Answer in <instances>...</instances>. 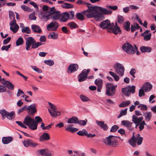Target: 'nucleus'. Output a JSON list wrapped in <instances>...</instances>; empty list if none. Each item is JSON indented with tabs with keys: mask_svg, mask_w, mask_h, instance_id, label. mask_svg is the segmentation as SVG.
Masks as SVG:
<instances>
[{
	"mask_svg": "<svg viewBox=\"0 0 156 156\" xmlns=\"http://www.w3.org/2000/svg\"><path fill=\"white\" fill-rule=\"evenodd\" d=\"M86 4L88 9L82 11V13L88 18H94L97 21H100L103 19V15L110 14L112 12L111 10H107L101 7L92 6L89 3H86Z\"/></svg>",
	"mask_w": 156,
	"mask_h": 156,
	"instance_id": "f257e3e1",
	"label": "nucleus"
},
{
	"mask_svg": "<svg viewBox=\"0 0 156 156\" xmlns=\"http://www.w3.org/2000/svg\"><path fill=\"white\" fill-rule=\"evenodd\" d=\"M99 26L103 29H107L111 30L112 32L115 35L121 33V30L117 26V23H115V26L114 23H110V21L108 20L102 21L100 23Z\"/></svg>",
	"mask_w": 156,
	"mask_h": 156,
	"instance_id": "f03ea898",
	"label": "nucleus"
},
{
	"mask_svg": "<svg viewBox=\"0 0 156 156\" xmlns=\"http://www.w3.org/2000/svg\"><path fill=\"white\" fill-rule=\"evenodd\" d=\"M35 120L32 118L29 115H27L24 119L23 123L30 129L36 130L37 129V124L42 122V120L39 116L35 117Z\"/></svg>",
	"mask_w": 156,
	"mask_h": 156,
	"instance_id": "7ed1b4c3",
	"label": "nucleus"
},
{
	"mask_svg": "<svg viewBox=\"0 0 156 156\" xmlns=\"http://www.w3.org/2000/svg\"><path fill=\"white\" fill-rule=\"evenodd\" d=\"M103 142L106 145H111L112 147H116L119 144L117 140L112 135H110L106 139L103 140Z\"/></svg>",
	"mask_w": 156,
	"mask_h": 156,
	"instance_id": "20e7f679",
	"label": "nucleus"
},
{
	"mask_svg": "<svg viewBox=\"0 0 156 156\" xmlns=\"http://www.w3.org/2000/svg\"><path fill=\"white\" fill-rule=\"evenodd\" d=\"M123 50L129 54H133L135 53L137 51V48L135 45V48L129 43L127 42L124 44L122 47Z\"/></svg>",
	"mask_w": 156,
	"mask_h": 156,
	"instance_id": "39448f33",
	"label": "nucleus"
},
{
	"mask_svg": "<svg viewBox=\"0 0 156 156\" xmlns=\"http://www.w3.org/2000/svg\"><path fill=\"white\" fill-rule=\"evenodd\" d=\"M117 87V85L113 86L112 83H107L106 85L105 94L108 96H113L116 93V88Z\"/></svg>",
	"mask_w": 156,
	"mask_h": 156,
	"instance_id": "423d86ee",
	"label": "nucleus"
},
{
	"mask_svg": "<svg viewBox=\"0 0 156 156\" xmlns=\"http://www.w3.org/2000/svg\"><path fill=\"white\" fill-rule=\"evenodd\" d=\"M113 67L116 74L120 76H123L124 73L125 68L122 64L118 62L116 63Z\"/></svg>",
	"mask_w": 156,
	"mask_h": 156,
	"instance_id": "0eeeda50",
	"label": "nucleus"
},
{
	"mask_svg": "<svg viewBox=\"0 0 156 156\" xmlns=\"http://www.w3.org/2000/svg\"><path fill=\"white\" fill-rule=\"evenodd\" d=\"M135 87L133 85L131 86H127L122 89V92L125 95L129 96L131 93L134 94L135 92Z\"/></svg>",
	"mask_w": 156,
	"mask_h": 156,
	"instance_id": "6e6552de",
	"label": "nucleus"
},
{
	"mask_svg": "<svg viewBox=\"0 0 156 156\" xmlns=\"http://www.w3.org/2000/svg\"><path fill=\"white\" fill-rule=\"evenodd\" d=\"M49 13L51 15H52V16H51L52 19L54 20H59L60 12L58 11H56L54 7L50 9Z\"/></svg>",
	"mask_w": 156,
	"mask_h": 156,
	"instance_id": "1a4fd4ad",
	"label": "nucleus"
},
{
	"mask_svg": "<svg viewBox=\"0 0 156 156\" xmlns=\"http://www.w3.org/2000/svg\"><path fill=\"white\" fill-rule=\"evenodd\" d=\"M90 72V69H89L87 70L84 69L78 76V81L82 82L86 80L87 79V75Z\"/></svg>",
	"mask_w": 156,
	"mask_h": 156,
	"instance_id": "9d476101",
	"label": "nucleus"
},
{
	"mask_svg": "<svg viewBox=\"0 0 156 156\" xmlns=\"http://www.w3.org/2000/svg\"><path fill=\"white\" fill-rule=\"evenodd\" d=\"M59 27L58 23L55 21H53L47 25V30L48 31H56Z\"/></svg>",
	"mask_w": 156,
	"mask_h": 156,
	"instance_id": "9b49d317",
	"label": "nucleus"
},
{
	"mask_svg": "<svg viewBox=\"0 0 156 156\" xmlns=\"http://www.w3.org/2000/svg\"><path fill=\"white\" fill-rule=\"evenodd\" d=\"M26 40V49L27 51H29L31 49L30 46L35 42V40L32 37H25Z\"/></svg>",
	"mask_w": 156,
	"mask_h": 156,
	"instance_id": "f8f14e48",
	"label": "nucleus"
},
{
	"mask_svg": "<svg viewBox=\"0 0 156 156\" xmlns=\"http://www.w3.org/2000/svg\"><path fill=\"white\" fill-rule=\"evenodd\" d=\"M23 144L24 146L28 147L29 146L35 147L38 144L34 142L31 139H28L23 141Z\"/></svg>",
	"mask_w": 156,
	"mask_h": 156,
	"instance_id": "ddd939ff",
	"label": "nucleus"
},
{
	"mask_svg": "<svg viewBox=\"0 0 156 156\" xmlns=\"http://www.w3.org/2000/svg\"><path fill=\"white\" fill-rule=\"evenodd\" d=\"M132 122L135 124V128L136 129L138 126H139V123L144 119L142 116L139 117L133 115L132 117Z\"/></svg>",
	"mask_w": 156,
	"mask_h": 156,
	"instance_id": "4468645a",
	"label": "nucleus"
},
{
	"mask_svg": "<svg viewBox=\"0 0 156 156\" xmlns=\"http://www.w3.org/2000/svg\"><path fill=\"white\" fill-rule=\"evenodd\" d=\"M122 124L127 127V129L130 131H132L134 129L133 123L129 121L123 120L122 122Z\"/></svg>",
	"mask_w": 156,
	"mask_h": 156,
	"instance_id": "2eb2a0df",
	"label": "nucleus"
},
{
	"mask_svg": "<svg viewBox=\"0 0 156 156\" xmlns=\"http://www.w3.org/2000/svg\"><path fill=\"white\" fill-rule=\"evenodd\" d=\"M26 108V110L27 111L28 113L31 115L34 114L37 112L35 104H32L29 106H27Z\"/></svg>",
	"mask_w": 156,
	"mask_h": 156,
	"instance_id": "dca6fc26",
	"label": "nucleus"
},
{
	"mask_svg": "<svg viewBox=\"0 0 156 156\" xmlns=\"http://www.w3.org/2000/svg\"><path fill=\"white\" fill-rule=\"evenodd\" d=\"M94 83L98 87L97 91L101 92L103 86V80L100 79H97L94 81Z\"/></svg>",
	"mask_w": 156,
	"mask_h": 156,
	"instance_id": "f3484780",
	"label": "nucleus"
},
{
	"mask_svg": "<svg viewBox=\"0 0 156 156\" xmlns=\"http://www.w3.org/2000/svg\"><path fill=\"white\" fill-rule=\"evenodd\" d=\"M78 69V66L76 64H72L69 66L67 71L69 73H71L74 72Z\"/></svg>",
	"mask_w": 156,
	"mask_h": 156,
	"instance_id": "a211bd4d",
	"label": "nucleus"
},
{
	"mask_svg": "<svg viewBox=\"0 0 156 156\" xmlns=\"http://www.w3.org/2000/svg\"><path fill=\"white\" fill-rule=\"evenodd\" d=\"M2 84L4 85L5 87H6L10 90H13L14 88V87L13 84L9 81L4 80L1 82Z\"/></svg>",
	"mask_w": 156,
	"mask_h": 156,
	"instance_id": "6ab92c4d",
	"label": "nucleus"
},
{
	"mask_svg": "<svg viewBox=\"0 0 156 156\" xmlns=\"http://www.w3.org/2000/svg\"><path fill=\"white\" fill-rule=\"evenodd\" d=\"M152 85L149 82L145 83L142 87L145 92L149 91L152 88Z\"/></svg>",
	"mask_w": 156,
	"mask_h": 156,
	"instance_id": "aec40b11",
	"label": "nucleus"
},
{
	"mask_svg": "<svg viewBox=\"0 0 156 156\" xmlns=\"http://www.w3.org/2000/svg\"><path fill=\"white\" fill-rule=\"evenodd\" d=\"M42 156H51V153L48 149H42L38 151Z\"/></svg>",
	"mask_w": 156,
	"mask_h": 156,
	"instance_id": "412c9836",
	"label": "nucleus"
},
{
	"mask_svg": "<svg viewBox=\"0 0 156 156\" xmlns=\"http://www.w3.org/2000/svg\"><path fill=\"white\" fill-rule=\"evenodd\" d=\"M68 12H65L61 13L59 20L61 22H66L69 19V17L67 15Z\"/></svg>",
	"mask_w": 156,
	"mask_h": 156,
	"instance_id": "4be33fe9",
	"label": "nucleus"
},
{
	"mask_svg": "<svg viewBox=\"0 0 156 156\" xmlns=\"http://www.w3.org/2000/svg\"><path fill=\"white\" fill-rule=\"evenodd\" d=\"M13 140V138L11 136L4 137L2 138V142L3 144H6L11 142Z\"/></svg>",
	"mask_w": 156,
	"mask_h": 156,
	"instance_id": "5701e85b",
	"label": "nucleus"
},
{
	"mask_svg": "<svg viewBox=\"0 0 156 156\" xmlns=\"http://www.w3.org/2000/svg\"><path fill=\"white\" fill-rule=\"evenodd\" d=\"M48 13L47 12L41 13L40 18L42 21H46L50 19V15L49 14H48Z\"/></svg>",
	"mask_w": 156,
	"mask_h": 156,
	"instance_id": "b1692460",
	"label": "nucleus"
},
{
	"mask_svg": "<svg viewBox=\"0 0 156 156\" xmlns=\"http://www.w3.org/2000/svg\"><path fill=\"white\" fill-rule=\"evenodd\" d=\"M32 31L34 33H40L42 30L39 26L38 25L33 24L31 26Z\"/></svg>",
	"mask_w": 156,
	"mask_h": 156,
	"instance_id": "393cba45",
	"label": "nucleus"
},
{
	"mask_svg": "<svg viewBox=\"0 0 156 156\" xmlns=\"http://www.w3.org/2000/svg\"><path fill=\"white\" fill-rule=\"evenodd\" d=\"M97 124L100 126L103 130H106L108 129V127L106 124L104 123V122L97 120L96 121Z\"/></svg>",
	"mask_w": 156,
	"mask_h": 156,
	"instance_id": "a878e982",
	"label": "nucleus"
},
{
	"mask_svg": "<svg viewBox=\"0 0 156 156\" xmlns=\"http://www.w3.org/2000/svg\"><path fill=\"white\" fill-rule=\"evenodd\" d=\"M50 139V137L49 134L46 133H43L40 137V141L48 140Z\"/></svg>",
	"mask_w": 156,
	"mask_h": 156,
	"instance_id": "bb28decb",
	"label": "nucleus"
},
{
	"mask_svg": "<svg viewBox=\"0 0 156 156\" xmlns=\"http://www.w3.org/2000/svg\"><path fill=\"white\" fill-rule=\"evenodd\" d=\"M48 110L51 116L55 118L57 116H59L61 114L60 112L58 111L52 110L49 109H48Z\"/></svg>",
	"mask_w": 156,
	"mask_h": 156,
	"instance_id": "cd10ccee",
	"label": "nucleus"
},
{
	"mask_svg": "<svg viewBox=\"0 0 156 156\" xmlns=\"http://www.w3.org/2000/svg\"><path fill=\"white\" fill-rule=\"evenodd\" d=\"M141 51L143 53L150 52L151 51V48L149 47L141 46L140 47Z\"/></svg>",
	"mask_w": 156,
	"mask_h": 156,
	"instance_id": "c85d7f7f",
	"label": "nucleus"
},
{
	"mask_svg": "<svg viewBox=\"0 0 156 156\" xmlns=\"http://www.w3.org/2000/svg\"><path fill=\"white\" fill-rule=\"evenodd\" d=\"M144 116L146 121H149L152 117V113L151 112H147L144 113Z\"/></svg>",
	"mask_w": 156,
	"mask_h": 156,
	"instance_id": "c756f323",
	"label": "nucleus"
},
{
	"mask_svg": "<svg viewBox=\"0 0 156 156\" xmlns=\"http://www.w3.org/2000/svg\"><path fill=\"white\" fill-rule=\"evenodd\" d=\"M78 118L75 117H73L69 118L67 121L68 123L77 124L78 121Z\"/></svg>",
	"mask_w": 156,
	"mask_h": 156,
	"instance_id": "7c9ffc66",
	"label": "nucleus"
},
{
	"mask_svg": "<svg viewBox=\"0 0 156 156\" xmlns=\"http://www.w3.org/2000/svg\"><path fill=\"white\" fill-rule=\"evenodd\" d=\"M140 28V27L137 23H134L133 24L131 25V32H134L136 29H139Z\"/></svg>",
	"mask_w": 156,
	"mask_h": 156,
	"instance_id": "2f4dec72",
	"label": "nucleus"
},
{
	"mask_svg": "<svg viewBox=\"0 0 156 156\" xmlns=\"http://www.w3.org/2000/svg\"><path fill=\"white\" fill-rule=\"evenodd\" d=\"M136 138H133V137H131L128 141V143L133 147H135L136 146Z\"/></svg>",
	"mask_w": 156,
	"mask_h": 156,
	"instance_id": "473e14b6",
	"label": "nucleus"
},
{
	"mask_svg": "<svg viewBox=\"0 0 156 156\" xmlns=\"http://www.w3.org/2000/svg\"><path fill=\"white\" fill-rule=\"evenodd\" d=\"M108 73L113 77L116 81H118L119 80V77L115 73L112 71H109Z\"/></svg>",
	"mask_w": 156,
	"mask_h": 156,
	"instance_id": "72a5a7b5",
	"label": "nucleus"
},
{
	"mask_svg": "<svg viewBox=\"0 0 156 156\" xmlns=\"http://www.w3.org/2000/svg\"><path fill=\"white\" fill-rule=\"evenodd\" d=\"M131 102L130 101H124L122 102L119 105L120 107L123 108L128 106L130 104Z\"/></svg>",
	"mask_w": 156,
	"mask_h": 156,
	"instance_id": "f704fd0d",
	"label": "nucleus"
},
{
	"mask_svg": "<svg viewBox=\"0 0 156 156\" xmlns=\"http://www.w3.org/2000/svg\"><path fill=\"white\" fill-rule=\"evenodd\" d=\"M15 116V113L13 112H10L8 113L6 116V118L9 120H11L14 118Z\"/></svg>",
	"mask_w": 156,
	"mask_h": 156,
	"instance_id": "c9c22d12",
	"label": "nucleus"
},
{
	"mask_svg": "<svg viewBox=\"0 0 156 156\" xmlns=\"http://www.w3.org/2000/svg\"><path fill=\"white\" fill-rule=\"evenodd\" d=\"M130 23L129 21L126 22L123 25V27L124 29L127 31H129L130 30Z\"/></svg>",
	"mask_w": 156,
	"mask_h": 156,
	"instance_id": "e433bc0d",
	"label": "nucleus"
},
{
	"mask_svg": "<svg viewBox=\"0 0 156 156\" xmlns=\"http://www.w3.org/2000/svg\"><path fill=\"white\" fill-rule=\"evenodd\" d=\"M67 26L69 27L71 29H74L78 27V26L75 22H71L67 24Z\"/></svg>",
	"mask_w": 156,
	"mask_h": 156,
	"instance_id": "4c0bfd02",
	"label": "nucleus"
},
{
	"mask_svg": "<svg viewBox=\"0 0 156 156\" xmlns=\"http://www.w3.org/2000/svg\"><path fill=\"white\" fill-rule=\"evenodd\" d=\"M65 130L72 133H74L77 131L78 130V129L69 126L66 128Z\"/></svg>",
	"mask_w": 156,
	"mask_h": 156,
	"instance_id": "58836bf2",
	"label": "nucleus"
},
{
	"mask_svg": "<svg viewBox=\"0 0 156 156\" xmlns=\"http://www.w3.org/2000/svg\"><path fill=\"white\" fill-rule=\"evenodd\" d=\"M147 126V124L145 123V121L144 119L140 122L139 123V128L140 131H141L144 128V126Z\"/></svg>",
	"mask_w": 156,
	"mask_h": 156,
	"instance_id": "ea45409f",
	"label": "nucleus"
},
{
	"mask_svg": "<svg viewBox=\"0 0 156 156\" xmlns=\"http://www.w3.org/2000/svg\"><path fill=\"white\" fill-rule=\"evenodd\" d=\"M48 38L49 39H56L58 38V35L54 32H53L49 34Z\"/></svg>",
	"mask_w": 156,
	"mask_h": 156,
	"instance_id": "a19ab883",
	"label": "nucleus"
},
{
	"mask_svg": "<svg viewBox=\"0 0 156 156\" xmlns=\"http://www.w3.org/2000/svg\"><path fill=\"white\" fill-rule=\"evenodd\" d=\"M19 29V26L17 24H16L14 26L10 27V30L14 33H16Z\"/></svg>",
	"mask_w": 156,
	"mask_h": 156,
	"instance_id": "79ce46f5",
	"label": "nucleus"
},
{
	"mask_svg": "<svg viewBox=\"0 0 156 156\" xmlns=\"http://www.w3.org/2000/svg\"><path fill=\"white\" fill-rule=\"evenodd\" d=\"M76 18L78 20H79L81 21H83L84 19V16L83 14L80 13H77L76 15Z\"/></svg>",
	"mask_w": 156,
	"mask_h": 156,
	"instance_id": "37998d69",
	"label": "nucleus"
},
{
	"mask_svg": "<svg viewBox=\"0 0 156 156\" xmlns=\"http://www.w3.org/2000/svg\"><path fill=\"white\" fill-rule=\"evenodd\" d=\"M43 44L39 42H36L35 40V42L31 46V48L33 49H35L37 48L39 46L42 45Z\"/></svg>",
	"mask_w": 156,
	"mask_h": 156,
	"instance_id": "c03bdc74",
	"label": "nucleus"
},
{
	"mask_svg": "<svg viewBox=\"0 0 156 156\" xmlns=\"http://www.w3.org/2000/svg\"><path fill=\"white\" fill-rule=\"evenodd\" d=\"M62 6L63 8H72L73 7V5L68 3H65L62 5Z\"/></svg>",
	"mask_w": 156,
	"mask_h": 156,
	"instance_id": "a18cd8bd",
	"label": "nucleus"
},
{
	"mask_svg": "<svg viewBox=\"0 0 156 156\" xmlns=\"http://www.w3.org/2000/svg\"><path fill=\"white\" fill-rule=\"evenodd\" d=\"M127 109L126 108L124 110H122L120 114L117 116V118H119L122 116L126 115L127 113Z\"/></svg>",
	"mask_w": 156,
	"mask_h": 156,
	"instance_id": "49530a36",
	"label": "nucleus"
},
{
	"mask_svg": "<svg viewBox=\"0 0 156 156\" xmlns=\"http://www.w3.org/2000/svg\"><path fill=\"white\" fill-rule=\"evenodd\" d=\"M87 132L85 129H83L82 131H79L77 133V134L80 136H83L87 134Z\"/></svg>",
	"mask_w": 156,
	"mask_h": 156,
	"instance_id": "de8ad7c7",
	"label": "nucleus"
},
{
	"mask_svg": "<svg viewBox=\"0 0 156 156\" xmlns=\"http://www.w3.org/2000/svg\"><path fill=\"white\" fill-rule=\"evenodd\" d=\"M8 112L4 109H2L0 110V113L2 115L3 119H5L8 114Z\"/></svg>",
	"mask_w": 156,
	"mask_h": 156,
	"instance_id": "09e8293b",
	"label": "nucleus"
},
{
	"mask_svg": "<svg viewBox=\"0 0 156 156\" xmlns=\"http://www.w3.org/2000/svg\"><path fill=\"white\" fill-rule=\"evenodd\" d=\"M137 107L139 108H140V110H141L146 111L147 110V109L146 105L142 104H140L139 105L137 106Z\"/></svg>",
	"mask_w": 156,
	"mask_h": 156,
	"instance_id": "8fccbe9b",
	"label": "nucleus"
},
{
	"mask_svg": "<svg viewBox=\"0 0 156 156\" xmlns=\"http://www.w3.org/2000/svg\"><path fill=\"white\" fill-rule=\"evenodd\" d=\"M44 62L46 64L50 66H53L54 63V61L51 59L45 60L44 61Z\"/></svg>",
	"mask_w": 156,
	"mask_h": 156,
	"instance_id": "3c124183",
	"label": "nucleus"
},
{
	"mask_svg": "<svg viewBox=\"0 0 156 156\" xmlns=\"http://www.w3.org/2000/svg\"><path fill=\"white\" fill-rule=\"evenodd\" d=\"M80 98L82 101L87 102L90 101L89 99L83 94H81L80 96Z\"/></svg>",
	"mask_w": 156,
	"mask_h": 156,
	"instance_id": "603ef678",
	"label": "nucleus"
},
{
	"mask_svg": "<svg viewBox=\"0 0 156 156\" xmlns=\"http://www.w3.org/2000/svg\"><path fill=\"white\" fill-rule=\"evenodd\" d=\"M23 43V39L21 37L19 38L16 41V44L17 46L21 45Z\"/></svg>",
	"mask_w": 156,
	"mask_h": 156,
	"instance_id": "864d4df0",
	"label": "nucleus"
},
{
	"mask_svg": "<svg viewBox=\"0 0 156 156\" xmlns=\"http://www.w3.org/2000/svg\"><path fill=\"white\" fill-rule=\"evenodd\" d=\"M87 121V120L86 119L85 120H80V121L78 119L77 123L81 126H84L86 125Z\"/></svg>",
	"mask_w": 156,
	"mask_h": 156,
	"instance_id": "5fc2aeb1",
	"label": "nucleus"
},
{
	"mask_svg": "<svg viewBox=\"0 0 156 156\" xmlns=\"http://www.w3.org/2000/svg\"><path fill=\"white\" fill-rule=\"evenodd\" d=\"M21 8L23 10L25 11H27L28 12H30L31 11V9H30L25 5H21Z\"/></svg>",
	"mask_w": 156,
	"mask_h": 156,
	"instance_id": "6e6d98bb",
	"label": "nucleus"
},
{
	"mask_svg": "<svg viewBox=\"0 0 156 156\" xmlns=\"http://www.w3.org/2000/svg\"><path fill=\"white\" fill-rule=\"evenodd\" d=\"M22 31L23 33H26L27 34H30L31 32V31L28 27H25L22 29Z\"/></svg>",
	"mask_w": 156,
	"mask_h": 156,
	"instance_id": "4d7b16f0",
	"label": "nucleus"
},
{
	"mask_svg": "<svg viewBox=\"0 0 156 156\" xmlns=\"http://www.w3.org/2000/svg\"><path fill=\"white\" fill-rule=\"evenodd\" d=\"M29 19L30 20H35L36 17L35 15V12H34L32 13H31L29 16Z\"/></svg>",
	"mask_w": 156,
	"mask_h": 156,
	"instance_id": "13d9d810",
	"label": "nucleus"
},
{
	"mask_svg": "<svg viewBox=\"0 0 156 156\" xmlns=\"http://www.w3.org/2000/svg\"><path fill=\"white\" fill-rule=\"evenodd\" d=\"M9 16L11 20H14L15 19V14L12 11H9Z\"/></svg>",
	"mask_w": 156,
	"mask_h": 156,
	"instance_id": "bf43d9fd",
	"label": "nucleus"
},
{
	"mask_svg": "<svg viewBox=\"0 0 156 156\" xmlns=\"http://www.w3.org/2000/svg\"><path fill=\"white\" fill-rule=\"evenodd\" d=\"M119 128V127L118 126L114 125L112 127L110 131L111 132H115Z\"/></svg>",
	"mask_w": 156,
	"mask_h": 156,
	"instance_id": "052dcab7",
	"label": "nucleus"
},
{
	"mask_svg": "<svg viewBox=\"0 0 156 156\" xmlns=\"http://www.w3.org/2000/svg\"><path fill=\"white\" fill-rule=\"evenodd\" d=\"M144 90L142 88L139 90V96L140 97H142L143 96H144L145 95Z\"/></svg>",
	"mask_w": 156,
	"mask_h": 156,
	"instance_id": "680f3d73",
	"label": "nucleus"
},
{
	"mask_svg": "<svg viewBox=\"0 0 156 156\" xmlns=\"http://www.w3.org/2000/svg\"><path fill=\"white\" fill-rule=\"evenodd\" d=\"M48 105L50 108L52 109V110L57 111V108L56 106L50 102H48Z\"/></svg>",
	"mask_w": 156,
	"mask_h": 156,
	"instance_id": "e2e57ef3",
	"label": "nucleus"
},
{
	"mask_svg": "<svg viewBox=\"0 0 156 156\" xmlns=\"http://www.w3.org/2000/svg\"><path fill=\"white\" fill-rule=\"evenodd\" d=\"M151 33L145 35L144 36V40L145 41H147L150 40L151 38Z\"/></svg>",
	"mask_w": 156,
	"mask_h": 156,
	"instance_id": "0e129e2a",
	"label": "nucleus"
},
{
	"mask_svg": "<svg viewBox=\"0 0 156 156\" xmlns=\"http://www.w3.org/2000/svg\"><path fill=\"white\" fill-rule=\"evenodd\" d=\"M67 15L69 17V19H73L74 18V12L73 11H70L69 12H68Z\"/></svg>",
	"mask_w": 156,
	"mask_h": 156,
	"instance_id": "69168bd1",
	"label": "nucleus"
},
{
	"mask_svg": "<svg viewBox=\"0 0 156 156\" xmlns=\"http://www.w3.org/2000/svg\"><path fill=\"white\" fill-rule=\"evenodd\" d=\"M137 144L138 145H140L141 144L142 142L143 138L142 137H140L139 138H136Z\"/></svg>",
	"mask_w": 156,
	"mask_h": 156,
	"instance_id": "338daca9",
	"label": "nucleus"
},
{
	"mask_svg": "<svg viewBox=\"0 0 156 156\" xmlns=\"http://www.w3.org/2000/svg\"><path fill=\"white\" fill-rule=\"evenodd\" d=\"M124 18L121 16H119L118 17V22L119 23H122L123 22Z\"/></svg>",
	"mask_w": 156,
	"mask_h": 156,
	"instance_id": "774afa93",
	"label": "nucleus"
}]
</instances>
